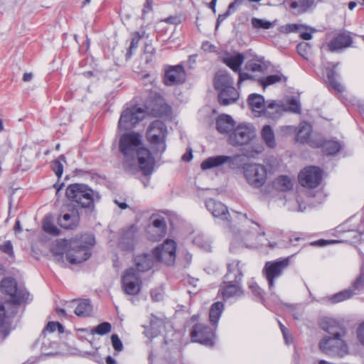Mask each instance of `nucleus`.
<instances>
[{
  "mask_svg": "<svg viewBox=\"0 0 364 364\" xmlns=\"http://www.w3.org/2000/svg\"><path fill=\"white\" fill-rule=\"evenodd\" d=\"M357 338L360 343L364 346V321L359 325L357 329Z\"/></svg>",
  "mask_w": 364,
  "mask_h": 364,
  "instance_id": "4d7b16f0",
  "label": "nucleus"
},
{
  "mask_svg": "<svg viewBox=\"0 0 364 364\" xmlns=\"http://www.w3.org/2000/svg\"><path fill=\"white\" fill-rule=\"evenodd\" d=\"M248 102L252 111L257 113V116H261L267 104L264 97L261 95L252 94L248 97Z\"/></svg>",
  "mask_w": 364,
  "mask_h": 364,
  "instance_id": "c756f323",
  "label": "nucleus"
},
{
  "mask_svg": "<svg viewBox=\"0 0 364 364\" xmlns=\"http://www.w3.org/2000/svg\"><path fill=\"white\" fill-rule=\"evenodd\" d=\"M233 84V79L226 71H219L216 74L214 85L219 91L218 100L220 105H228L238 99L239 94Z\"/></svg>",
  "mask_w": 364,
  "mask_h": 364,
  "instance_id": "20e7f679",
  "label": "nucleus"
},
{
  "mask_svg": "<svg viewBox=\"0 0 364 364\" xmlns=\"http://www.w3.org/2000/svg\"><path fill=\"white\" fill-rule=\"evenodd\" d=\"M141 79L144 81L146 85H147L146 80L151 85H152L155 80V78L153 76H151L149 73L144 74L141 77Z\"/></svg>",
  "mask_w": 364,
  "mask_h": 364,
  "instance_id": "680f3d73",
  "label": "nucleus"
},
{
  "mask_svg": "<svg viewBox=\"0 0 364 364\" xmlns=\"http://www.w3.org/2000/svg\"><path fill=\"white\" fill-rule=\"evenodd\" d=\"M232 158L228 156H215L206 159V169L219 167L228 163H232Z\"/></svg>",
  "mask_w": 364,
  "mask_h": 364,
  "instance_id": "72a5a7b5",
  "label": "nucleus"
},
{
  "mask_svg": "<svg viewBox=\"0 0 364 364\" xmlns=\"http://www.w3.org/2000/svg\"><path fill=\"white\" fill-rule=\"evenodd\" d=\"M230 15V11H226L225 14H220L218 17V19H217V26L216 27H218L219 24L223 22L228 16H229Z\"/></svg>",
  "mask_w": 364,
  "mask_h": 364,
  "instance_id": "0e129e2a",
  "label": "nucleus"
},
{
  "mask_svg": "<svg viewBox=\"0 0 364 364\" xmlns=\"http://www.w3.org/2000/svg\"><path fill=\"white\" fill-rule=\"evenodd\" d=\"M43 228L45 232L53 235H58L60 232V230L53 224L51 218L49 216L45 217L43 223Z\"/></svg>",
  "mask_w": 364,
  "mask_h": 364,
  "instance_id": "ea45409f",
  "label": "nucleus"
},
{
  "mask_svg": "<svg viewBox=\"0 0 364 364\" xmlns=\"http://www.w3.org/2000/svg\"><path fill=\"white\" fill-rule=\"evenodd\" d=\"M286 105L281 102H267L262 115L270 118L277 119L284 112Z\"/></svg>",
  "mask_w": 364,
  "mask_h": 364,
  "instance_id": "4be33fe9",
  "label": "nucleus"
},
{
  "mask_svg": "<svg viewBox=\"0 0 364 364\" xmlns=\"http://www.w3.org/2000/svg\"><path fill=\"white\" fill-rule=\"evenodd\" d=\"M300 27L301 26L298 24H287L283 28L285 32L290 33L298 31Z\"/></svg>",
  "mask_w": 364,
  "mask_h": 364,
  "instance_id": "bf43d9fd",
  "label": "nucleus"
},
{
  "mask_svg": "<svg viewBox=\"0 0 364 364\" xmlns=\"http://www.w3.org/2000/svg\"><path fill=\"white\" fill-rule=\"evenodd\" d=\"M251 23L255 29H269L276 25V21H269L254 17L251 19Z\"/></svg>",
  "mask_w": 364,
  "mask_h": 364,
  "instance_id": "4c0bfd02",
  "label": "nucleus"
},
{
  "mask_svg": "<svg viewBox=\"0 0 364 364\" xmlns=\"http://www.w3.org/2000/svg\"><path fill=\"white\" fill-rule=\"evenodd\" d=\"M111 324L108 322H103L91 330L92 333H97L99 335H105L110 332Z\"/></svg>",
  "mask_w": 364,
  "mask_h": 364,
  "instance_id": "a18cd8bd",
  "label": "nucleus"
},
{
  "mask_svg": "<svg viewBox=\"0 0 364 364\" xmlns=\"http://www.w3.org/2000/svg\"><path fill=\"white\" fill-rule=\"evenodd\" d=\"M322 174L321 170L315 166H309L302 170L299 175V181L302 186L313 188L321 182Z\"/></svg>",
  "mask_w": 364,
  "mask_h": 364,
  "instance_id": "dca6fc26",
  "label": "nucleus"
},
{
  "mask_svg": "<svg viewBox=\"0 0 364 364\" xmlns=\"http://www.w3.org/2000/svg\"><path fill=\"white\" fill-rule=\"evenodd\" d=\"M245 68L252 73H262L264 70V65L257 60H249L245 65Z\"/></svg>",
  "mask_w": 364,
  "mask_h": 364,
  "instance_id": "37998d69",
  "label": "nucleus"
},
{
  "mask_svg": "<svg viewBox=\"0 0 364 364\" xmlns=\"http://www.w3.org/2000/svg\"><path fill=\"white\" fill-rule=\"evenodd\" d=\"M235 124V122L233 119L228 114H221L216 120V129L221 134L228 133L232 131Z\"/></svg>",
  "mask_w": 364,
  "mask_h": 364,
  "instance_id": "cd10ccee",
  "label": "nucleus"
},
{
  "mask_svg": "<svg viewBox=\"0 0 364 364\" xmlns=\"http://www.w3.org/2000/svg\"><path fill=\"white\" fill-rule=\"evenodd\" d=\"M218 294L220 295L224 300L238 299L242 296L243 290L242 289L240 282L224 279L223 282L220 286Z\"/></svg>",
  "mask_w": 364,
  "mask_h": 364,
  "instance_id": "a211bd4d",
  "label": "nucleus"
},
{
  "mask_svg": "<svg viewBox=\"0 0 364 364\" xmlns=\"http://www.w3.org/2000/svg\"><path fill=\"white\" fill-rule=\"evenodd\" d=\"M244 174L247 183L255 188L262 187L267 181V168L259 164H246Z\"/></svg>",
  "mask_w": 364,
  "mask_h": 364,
  "instance_id": "9d476101",
  "label": "nucleus"
},
{
  "mask_svg": "<svg viewBox=\"0 0 364 364\" xmlns=\"http://www.w3.org/2000/svg\"><path fill=\"white\" fill-rule=\"evenodd\" d=\"M65 194L70 200L82 208H90L93 205L95 200L99 198L97 193H95L88 186L82 183L69 185Z\"/></svg>",
  "mask_w": 364,
  "mask_h": 364,
  "instance_id": "39448f33",
  "label": "nucleus"
},
{
  "mask_svg": "<svg viewBox=\"0 0 364 364\" xmlns=\"http://www.w3.org/2000/svg\"><path fill=\"white\" fill-rule=\"evenodd\" d=\"M298 53L304 58H307L309 51L310 46L308 43L302 42L297 45L296 47Z\"/></svg>",
  "mask_w": 364,
  "mask_h": 364,
  "instance_id": "09e8293b",
  "label": "nucleus"
},
{
  "mask_svg": "<svg viewBox=\"0 0 364 364\" xmlns=\"http://www.w3.org/2000/svg\"><path fill=\"white\" fill-rule=\"evenodd\" d=\"M191 336L193 342H198L202 344L204 343L205 333L201 326L196 325L191 333Z\"/></svg>",
  "mask_w": 364,
  "mask_h": 364,
  "instance_id": "58836bf2",
  "label": "nucleus"
},
{
  "mask_svg": "<svg viewBox=\"0 0 364 364\" xmlns=\"http://www.w3.org/2000/svg\"><path fill=\"white\" fill-rule=\"evenodd\" d=\"M327 77L329 81L330 86L336 91L341 92L343 91V85L339 82L336 77V73L334 70L328 69L327 70Z\"/></svg>",
  "mask_w": 364,
  "mask_h": 364,
  "instance_id": "e433bc0d",
  "label": "nucleus"
},
{
  "mask_svg": "<svg viewBox=\"0 0 364 364\" xmlns=\"http://www.w3.org/2000/svg\"><path fill=\"white\" fill-rule=\"evenodd\" d=\"M8 314L5 307L1 301H0V326H4L8 322Z\"/></svg>",
  "mask_w": 364,
  "mask_h": 364,
  "instance_id": "5fc2aeb1",
  "label": "nucleus"
},
{
  "mask_svg": "<svg viewBox=\"0 0 364 364\" xmlns=\"http://www.w3.org/2000/svg\"><path fill=\"white\" fill-rule=\"evenodd\" d=\"M289 265V258L269 261L265 263L262 272L268 281V285L270 289H273L274 287V280L282 275L283 272Z\"/></svg>",
  "mask_w": 364,
  "mask_h": 364,
  "instance_id": "9b49d317",
  "label": "nucleus"
},
{
  "mask_svg": "<svg viewBox=\"0 0 364 364\" xmlns=\"http://www.w3.org/2000/svg\"><path fill=\"white\" fill-rule=\"evenodd\" d=\"M314 0H293L291 2V8L296 9V8H308L311 4H313Z\"/></svg>",
  "mask_w": 364,
  "mask_h": 364,
  "instance_id": "8fccbe9b",
  "label": "nucleus"
},
{
  "mask_svg": "<svg viewBox=\"0 0 364 364\" xmlns=\"http://www.w3.org/2000/svg\"><path fill=\"white\" fill-rule=\"evenodd\" d=\"M76 304L77 305L75 308L74 311L77 316L86 317L91 314L92 308L89 300L84 299L72 301V304L73 305V306Z\"/></svg>",
  "mask_w": 364,
  "mask_h": 364,
  "instance_id": "2f4dec72",
  "label": "nucleus"
},
{
  "mask_svg": "<svg viewBox=\"0 0 364 364\" xmlns=\"http://www.w3.org/2000/svg\"><path fill=\"white\" fill-rule=\"evenodd\" d=\"M166 127L164 122L159 120L153 122L146 132L149 141L156 152L162 153L166 149L165 136Z\"/></svg>",
  "mask_w": 364,
  "mask_h": 364,
  "instance_id": "6e6552de",
  "label": "nucleus"
},
{
  "mask_svg": "<svg viewBox=\"0 0 364 364\" xmlns=\"http://www.w3.org/2000/svg\"><path fill=\"white\" fill-rule=\"evenodd\" d=\"M321 328L329 335L319 342V349L331 356L343 357L348 354V346L343 340L346 331L341 325L332 318H326L321 323Z\"/></svg>",
  "mask_w": 364,
  "mask_h": 364,
  "instance_id": "f03ea898",
  "label": "nucleus"
},
{
  "mask_svg": "<svg viewBox=\"0 0 364 364\" xmlns=\"http://www.w3.org/2000/svg\"><path fill=\"white\" fill-rule=\"evenodd\" d=\"M206 208L211 213L213 217L220 218L223 220H228V212L226 206L219 201L209 200Z\"/></svg>",
  "mask_w": 364,
  "mask_h": 364,
  "instance_id": "393cba45",
  "label": "nucleus"
},
{
  "mask_svg": "<svg viewBox=\"0 0 364 364\" xmlns=\"http://www.w3.org/2000/svg\"><path fill=\"white\" fill-rule=\"evenodd\" d=\"M141 38V36H139V33H136L134 36L132 38L131 44L129 48V50L127 53V55L128 58H130L132 55V52L134 50H135L139 45V39Z\"/></svg>",
  "mask_w": 364,
  "mask_h": 364,
  "instance_id": "3c124183",
  "label": "nucleus"
},
{
  "mask_svg": "<svg viewBox=\"0 0 364 364\" xmlns=\"http://www.w3.org/2000/svg\"><path fill=\"white\" fill-rule=\"evenodd\" d=\"M176 242L172 240H166L161 245L156 247L152 255L156 261L171 265L176 259Z\"/></svg>",
  "mask_w": 364,
  "mask_h": 364,
  "instance_id": "ddd939ff",
  "label": "nucleus"
},
{
  "mask_svg": "<svg viewBox=\"0 0 364 364\" xmlns=\"http://www.w3.org/2000/svg\"><path fill=\"white\" fill-rule=\"evenodd\" d=\"M300 111L301 106L299 101L296 98L291 97L289 100H288V105H286V109L284 112L299 113Z\"/></svg>",
  "mask_w": 364,
  "mask_h": 364,
  "instance_id": "49530a36",
  "label": "nucleus"
},
{
  "mask_svg": "<svg viewBox=\"0 0 364 364\" xmlns=\"http://www.w3.org/2000/svg\"><path fill=\"white\" fill-rule=\"evenodd\" d=\"M354 294L355 292L350 289H345L334 294L331 300L333 303L341 302L350 298Z\"/></svg>",
  "mask_w": 364,
  "mask_h": 364,
  "instance_id": "79ce46f5",
  "label": "nucleus"
},
{
  "mask_svg": "<svg viewBox=\"0 0 364 364\" xmlns=\"http://www.w3.org/2000/svg\"><path fill=\"white\" fill-rule=\"evenodd\" d=\"M163 295L156 290L151 291V298L154 301H159L162 299Z\"/></svg>",
  "mask_w": 364,
  "mask_h": 364,
  "instance_id": "e2e57ef3",
  "label": "nucleus"
},
{
  "mask_svg": "<svg viewBox=\"0 0 364 364\" xmlns=\"http://www.w3.org/2000/svg\"><path fill=\"white\" fill-rule=\"evenodd\" d=\"M244 60L245 56L242 53L228 54L223 58L224 63L234 72L238 73V85H240L243 80L252 78L251 75L241 72L240 67L244 63Z\"/></svg>",
  "mask_w": 364,
  "mask_h": 364,
  "instance_id": "f3484780",
  "label": "nucleus"
},
{
  "mask_svg": "<svg viewBox=\"0 0 364 364\" xmlns=\"http://www.w3.org/2000/svg\"><path fill=\"white\" fill-rule=\"evenodd\" d=\"M57 328L60 333L63 332V327L60 323L50 321L47 324L45 330L49 332H54Z\"/></svg>",
  "mask_w": 364,
  "mask_h": 364,
  "instance_id": "603ef678",
  "label": "nucleus"
},
{
  "mask_svg": "<svg viewBox=\"0 0 364 364\" xmlns=\"http://www.w3.org/2000/svg\"><path fill=\"white\" fill-rule=\"evenodd\" d=\"M319 146L318 147H322L323 151L327 155H333L338 153L342 145L340 142L334 140H326L323 141L321 137L318 142Z\"/></svg>",
  "mask_w": 364,
  "mask_h": 364,
  "instance_id": "7c9ffc66",
  "label": "nucleus"
},
{
  "mask_svg": "<svg viewBox=\"0 0 364 364\" xmlns=\"http://www.w3.org/2000/svg\"><path fill=\"white\" fill-rule=\"evenodd\" d=\"M153 232L157 233L159 237H164L166 234V225L163 218H156L153 222Z\"/></svg>",
  "mask_w": 364,
  "mask_h": 364,
  "instance_id": "a19ab883",
  "label": "nucleus"
},
{
  "mask_svg": "<svg viewBox=\"0 0 364 364\" xmlns=\"http://www.w3.org/2000/svg\"><path fill=\"white\" fill-rule=\"evenodd\" d=\"M260 136L265 144L269 149H275L277 146V140L274 129L270 125H264L262 127Z\"/></svg>",
  "mask_w": 364,
  "mask_h": 364,
  "instance_id": "c85d7f7f",
  "label": "nucleus"
},
{
  "mask_svg": "<svg viewBox=\"0 0 364 364\" xmlns=\"http://www.w3.org/2000/svg\"><path fill=\"white\" fill-rule=\"evenodd\" d=\"M52 168L55 173L56 176L58 177H60L63 171V164L59 161H55L53 164Z\"/></svg>",
  "mask_w": 364,
  "mask_h": 364,
  "instance_id": "6e6d98bb",
  "label": "nucleus"
},
{
  "mask_svg": "<svg viewBox=\"0 0 364 364\" xmlns=\"http://www.w3.org/2000/svg\"><path fill=\"white\" fill-rule=\"evenodd\" d=\"M70 248V241L65 240H57L53 245L51 252L56 256L59 262H63V255L65 254Z\"/></svg>",
  "mask_w": 364,
  "mask_h": 364,
  "instance_id": "473e14b6",
  "label": "nucleus"
},
{
  "mask_svg": "<svg viewBox=\"0 0 364 364\" xmlns=\"http://www.w3.org/2000/svg\"><path fill=\"white\" fill-rule=\"evenodd\" d=\"M146 113V110L137 107L125 109L121 114L118 127L120 129H129L141 121Z\"/></svg>",
  "mask_w": 364,
  "mask_h": 364,
  "instance_id": "f8f14e48",
  "label": "nucleus"
},
{
  "mask_svg": "<svg viewBox=\"0 0 364 364\" xmlns=\"http://www.w3.org/2000/svg\"><path fill=\"white\" fill-rule=\"evenodd\" d=\"M1 250L6 253H10L12 251V245L10 242L6 243L2 246Z\"/></svg>",
  "mask_w": 364,
  "mask_h": 364,
  "instance_id": "774afa93",
  "label": "nucleus"
},
{
  "mask_svg": "<svg viewBox=\"0 0 364 364\" xmlns=\"http://www.w3.org/2000/svg\"><path fill=\"white\" fill-rule=\"evenodd\" d=\"M1 288L3 293L9 296L10 301L19 304L26 302L29 299V293L23 286H18L16 281L11 277L5 278L1 282Z\"/></svg>",
  "mask_w": 364,
  "mask_h": 364,
  "instance_id": "423d86ee",
  "label": "nucleus"
},
{
  "mask_svg": "<svg viewBox=\"0 0 364 364\" xmlns=\"http://www.w3.org/2000/svg\"><path fill=\"white\" fill-rule=\"evenodd\" d=\"M80 216L77 210H72L58 218L59 225L65 229H73L78 225Z\"/></svg>",
  "mask_w": 364,
  "mask_h": 364,
  "instance_id": "b1692460",
  "label": "nucleus"
},
{
  "mask_svg": "<svg viewBox=\"0 0 364 364\" xmlns=\"http://www.w3.org/2000/svg\"><path fill=\"white\" fill-rule=\"evenodd\" d=\"M192 151L190 149L188 152L185 153L182 157L181 159L183 161H190L192 159Z\"/></svg>",
  "mask_w": 364,
  "mask_h": 364,
  "instance_id": "69168bd1",
  "label": "nucleus"
},
{
  "mask_svg": "<svg viewBox=\"0 0 364 364\" xmlns=\"http://www.w3.org/2000/svg\"><path fill=\"white\" fill-rule=\"evenodd\" d=\"M274 188L277 190L285 191L292 188L293 183L287 176H281L278 177L273 183Z\"/></svg>",
  "mask_w": 364,
  "mask_h": 364,
  "instance_id": "c9c22d12",
  "label": "nucleus"
},
{
  "mask_svg": "<svg viewBox=\"0 0 364 364\" xmlns=\"http://www.w3.org/2000/svg\"><path fill=\"white\" fill-rule=\"evenodd\" d=\"M225 309L224 304L221 301H216L213 304L209 311V321L212 326L210 331H206V346L213 347L215 341V330L218 321Z\"/></svg>",
  "mask_w": 364,
  "mask_h": 364,
  "instance_id": "4468645a",
  "label": "nucleus"
},
{
  "mask_svg": "<svg viewBox=\"0 0 364 364\" xmlns=\"http://www.w3.org/2000/svg\"><path fill=\"white\" fill-rule=\"evenodd\" d=\"M257 136L252 124H240L228 136V142L232 146H244L251 143Z\"/></svg>",
  "mask_w": 364,
  "mask_h": 364,
  "instance_id": "0eeeda50",
  "label": "nucleus"
},
{
  "mask_svg": "<svg viewBox=\"0 0 364 364\" xmlns=\"http://www.w3.org/2000/svg\"><path fill=\"white\" fill-rule=\"evenodd\" d=\"M353 288L354 291L364 289V264L361 267V271L359 277L353 284Z\"/></svg>",
  "mask_w": 364,
  "mask_h": 364,
  "instance_id": "de8ad7c7",
  "label": "nucleus"
},
{
  "mask_svg": "<svg viewBox=\"0 0 364 364\" xmlns=\"http://www.w3.org/2000/svg\"><path fill=\"white\" fill-rule=\"evenodd\" d=\"M137 241V231L134 225L124 230L119 240V247L125 252H131L134 250Z\"/></svg>",
  "mask_w": 364,
  "mask_h": 364,
  "instance_id": "aec40b11",
  "label": "nucleus"
},
{
  "mask_svg": "<svg viewBox=\"0 0 364 364\" xmlns=\"http://www.w3.org/2000/svg\"><path fill=\"white\" fill-rule=\"evenodd\" d=\"M280 326L285 343L286 344L289 345L292 342V338L291 335L288 333V330L282 323H280Z\"/></svg>",
  "mask_w": 364,
  "mask_h": 364,
  "instance_id": "13d9d810",
  "label": "nucleus"
},
{
  "mask_svg": "<svg viewBox=\"0 0 364 364\" xmlns=\"http://www.w3.org/2000/svg\"><path fill=\"white\" fill-rule=\"evenodd\" d=\"M264 151L263 144L260 142L252 144L244 150V155L248 158H256Z\"/></svg>",
  "mask_w": 364,
  "mask_h": 364,
  "instance_id": "f704fd0d",
  "label": "nucleus"
},
{
  "mask_svg": "<svg viewBox=\"0 0 364 364\" xmlns=\"http://www.w3.org/2000/svg\"><path fill=\"white\" fill-rule=\"evenodd\" d=\"M120 152L126 159L124 167L130 164L129 161H137L144 175L151 174L154 166V159L150 151L143 146L141 136L136 132H129L121 136L119 141Z\"/></svg>",
  "mask_w": 364,
  "mask_h": 364,
  "instance_id": "f257e3e1",
  "label": "nucleus"
},
{
  "mask_svg": "<svg viewBox=\"0 0 364 364\" xmlns=\"http://www.w3.org/2000/svg\"><path fill=\"white\" fill-rule=\"evenodd\" d=\"M141 278L139 272L133 267L127 269L122 278V287L125 293L129 295H136L140 291Z\"/></svg>",
  "mask_w": 364,
  "mask_h": 364,
  "instance_id": "2eb2a0df",
  "label": "nucleus"
},
{
  "mask_svg": "<svg viewBox=\"0 0 364 364\" xmlns=\"http://www.w3.org/2000/svg\"><path fill=\"white\" fill-rule=\"evenodd\" d=\"M186 80V73L181 65L168 66L164 73V81L168 86L181 84Z\"/></svg>",
  "mask_w": 364,
  "mask_h": 364,
  "instance_id": "6ab92c4d",
  "label": "nucleus"
},
{
  "mask_svg": "<svg viewBox=\"0 0 364 364\" xmlns=\"http://www.w3.org/2000/svg\"><path fill=\"white\" fill-rule=\"evenodd\" d=\"M282 132L285 134H291L296 132V128L293 126H284L281 127Z\"/></svg>",
  "mask_w": 364,
  "mask_h": 364,
  "instance_id": "052dcab7",
  "label": "nucleus"
},
{
  "mask_svg": "<svg viewBox=\"0 0 364 364\" xmlns=\"http://www.w3.org/2000/svg\"><path fill=\"white\" fill-rule=\"evenodd\" d=\"M283 77L282 74L271 75L261 79L260 82L263 87H267L280 82Z\"/></svg>",
  "mask_w": 364,
  "mask_h": 364,
  "instance_id": "c03bdc74",
  "label": "nucleus"
},
{
  "mask_svg": "<svg viewBox=\"0 0 364 364\" xmlns=\"http://www.w3.org/2000/svg\"><path fill=\"white\" fill-rule=\"evenodd\" d=\"M242 1V0H235V1H233L232 3H231L229 6H228V9L227 10V11H230V13L232 12V10L235 9V8L239 5L240 4V2Z\"/></svg>",
  "mask_w": 364,
  "mask_h": 364,
  "instance_id": "338daca9",
  "label": "nucleus"
},
{
  "mask_svg": "<svg viewBox=\"0 0 364 364\" xmlns=\"http://www.w3.org/2000/svg\"><path fill=\"white\" fill-rule=\"evenodd\" d=\"M111 340L114 349L118 352L122 351L123 349V345L118 336L113 334L111 336Z\"/></svg>",
  "mask_w": 364,
  "mask_h": 364,
  "instance_id": "864d4df0",
  "label": "nucleus"
},
{
  "mask_svg": "<svg viewBox=\"0 0 364 364\" xmlns=\"http://www.w3.org/2000/svg\"><path fill=\"white\" fill-rule=\"evenodd\" d=\"M242 268L240 261H231L228 264V272L225 275V279L240 283L242 277Z\"/></svg>",
  "mask_w": 364,
  "mask_h": 364,
  "instance_id": "5701e85b",
  "label": "nucleus"
},
{
  "mask_svg": "<svg viewBox=\"0 0 364 364\" xmlns=\"http://www.w3.org/2000/svg\"><path fill=\"white\" fill-rule=\"evenodd\" d=\"M311 126L306 122L301 123L299 125L297 140L301 143H306L311 146L317 147L319 144L317 143L320 136H316L314 139L311 138Z\"/></svg>",
  "mask_w": 364,
  "mask_h": 364,
  "instance_id": "412c9836",
  "label": "nucleus"
},
{
  "mask_svg": "<svg viewBox=\"0 0 364 364\" xmlns=\"http://www.w3.org/2000/svg\"><path fill=\"white\" fill-rule=\"evenodd\" d=\"M95 244V237L85 234L79 240H70V248L66 252V260L71 264H77L86 261L91 255L90 247Z\"/></svg>",
  "mask_w": 364,
  "mask_h": 364,
  "instance_id": "7ed1b4c3",
  "label": "nucleus"
},
{
  "mask_svg": "<svg viewBox=\"0 0 364 364\" xmlns=\"http://www.w3.org/2000/svg\"><path fill=\"white\" fill-rule=\"evenodd\" d=\"M352 38L348 33H343L338 35L328 45L331 51H336L350 46L352 43Z\"/></svg>",
  "mask_w": 364,
  "mask_h": 364,
  "instance_id": "bb28decb",
  "label": "nucleus"
},
{
  "mask_svg": "<svg viewBox=\"0 0 364 364\" xmlns=\"http://www.w3.org/2000/svg\"><path fill=\"white\" fill-rule=\"evenodd\" d=\"M135 265L138 272H144L149 270L154 266L155 259L153 255L141 254L135 257Z\"/></svg>",
  "mask_w": 364,
  "mask_h": 364,
  "instance_id": "a878e982",
  "label": "nucleus"
},
{
  "mask_svg": "<svg viewBox=\"0 0 364 364\" xmlns=\"http://www.w3.org/2000/svg\"><path fill=\"white\" fill-rule=\"evenodd\" d=\"M235 218L241 225L242 237L245 242H250L255 235H266V232L261 226L254 222L252 219H249L247 214L240 212H234Z\"/></svg>",
  "mask_w": 364,
  "mask_h": 364,
  "instance_id": "1a4fd4ad",
  "label": "nucleus"
}]
</instances>
